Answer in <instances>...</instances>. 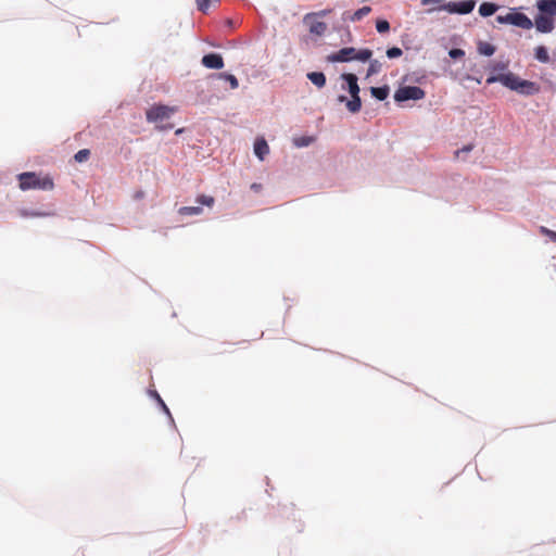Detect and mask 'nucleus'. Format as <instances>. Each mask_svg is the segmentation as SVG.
<instances>
[{"label":"nucleus","mask_w":556,"mask_h":556,"mask_svg":"<svg viewBox=\"0 0 556 556\" xmlns=\"http://www.w3.org/2000/svg\"><path fill=\"white\" fill-rule=\"evenodd\" d=\"M493 83H501L508 89L526 96L533 94L539 90L535 83L521 79L520 77L510 72L505 74L490 75L486 78V84L490 85Z\"/></svg>","instance_id":"nucleus-1"},{"label":"nucleus","mask_w":556,"mask_h":556,"mask_svg":"<svg viewBox=\"0 0 556 556\" xmlns=\"http://www.w3.org/2000/svg\"><path fill=\"white\" fill-rule=\"evenodd\" d=\"M535 7L539 13L534 17L533 26L539 33H552L555 27L556 0H538Z\"/></svg>","instance_id":"nucleus-2"},{"label":"nucleus","mask_w":556,"mask_h":556,"mask_svg":"<svg viewBox=\"0 0 556 556\" xmlns=\"http://www.w3.org/2000/svg\"><path fill=\"white\" fill-rule=\"evenodd\" d=\"M20 188L22 190L39 189V190H52L54 182L52 177L49 175H39L34 172H25L18 175Z\"/></svg>","instance_id":"nucleus-3"},{"label":"nucleus","mask_w":556,"mask_h":556,"mask_svg":"<svg viewBox=\"0 0 556 556\" xmlns=\"http://www.w3.org/2000/svg\"><path fill=\"white\" fill-rule=\"evenodd\" d=\"M174 112L175 106H151L147 111V119L154 123L160 130L172 129L174 125L168 123V119Z\"/></svg>","instance_id":"nucleus-4"},{"label":"nucleus","mask_w":556,"mask_h":556,"mask_svg":"<svg viewBox=\"0 0 556 556\" xmlns=\"http://www.w3.org/2000/svg\"><path fill=\"white\" fill-rule=\"evenodd\" d=\"M425 97V91L417 86L401 85L394 93L395 102L418 101Z\"/></svg>","instance_id":"nucleus-5"},{"label":"nucleus","mask_w":556,"mask_h":556,"mask_svg":"<svg viewBox=\"0 0 556 556\" xmlns=\"http://www.w3.org/2000/svg\"><path fill=\"white\" fill-rule=\"evenodd\" d=\"M475 7V0H462L444 3L442 7H440V9L451 14H468L472 12Z\"/></svg>","instance_id":"nucleus-6"},{"label":"nucleus","mask_w":556,"mask_h":556,"mask_svg":"<svg viewBox=\"0 0 556 556\" xmlns=\"http://www.w3.org/2000/svg\"><path fill=\"white\" fill-rule=\"evenodd\" d=\"M355 48L353 47H344L339 51L330 54L328 56V61L330 62H349L355 60Z\"/></svg>","instance_id":"nucleus-7"},{"label":"nucleus","mask_w":556,"mask_h":556,"mask_svg":"<svg viewBox=\"0 0 556 556\" xmlns=\"http://www.w3.org/2000/svg\"><path fill=\"white\" fill-rule=\"evenodd\" d=\"M201 63L206 68L220 70L224 67V60L219 53H207L203 55Z\"/></svg>","instance_id":"nucleus-8"},{"label":"nucleus","mask_w":556,"mask_h":556,"mask_svg":"<svg viewBox=\"0 0 556 556\" xmlns=\"http://www.w3.org/2000/svg\"><path fill=\"white\" fill-rule=\"evenodd\" d=\"M513 25L522 29H531L533 27V21L525 13L515 10Z\"/></svg>","instance_id":"nucleus-9"},{"label":"nucleus","mask_w":556,"mask_h":556,"mask_svg":"<svg viewBox=\"0 0 556 556\" xmlns=\"http://www.w3.org/2000/svg\"><path fill=\"white\" fill-rule=\"evenodd\" d=\"M342 79L346 84V89L350 94L359 93L357 76L355 74H352V73L343 74Z\"/></svg>","instance_id":"nucleus-10"},{"label":"nucleus","mask_w":556,"mask_h":556,"mask_svg":"<svg viewBox=\"0 0 556 556\" xmlns=\"http://www.w3.org/2000/svg\"><path fill=\"white\" fill-rule=\"evenodd\" d=\"M254 153L261 161H263L269 153V147L264 138L256 139L254 143Z\"/></svg>","instance_id":"nucleus-11"},{"label":"nucleus","mask_w":556,"mask_h":556,"mask_svg":"<svg viewBox=\"0 0 556 556\" xmlns=\"http://www.w3.org/2000/svg\"><path fill=\"white\" fill-rule=\"evenodd\" d=\"M390 92V88L384 85L380 87H370L371 96L378 101H384Z\"/></svg>","instance_id":"nucleus-12"},{"label":"nucleus","mask_w":556,"mask_h":556,"mask_svg":"<svg viewBox=\"0 0 556 556\" xmlns=\"http://www.w3.org/2000/svg\"><path fill=\"white\" fill-rule=\"evenodd\" d=\"M498 10V5L493 2H482L479 7V14L483 17L493 15Z\"/></svg>","instance_id":"nucleus-13"},{"label":"nucleus","mask_w":556,"mask_h":556,"mask_svg":"<svg viewBox=\"0 0 556 556\" xmlns=\"http://www.w3.org/2000/svg\"><path fill=\"white\" fill-rule=\"evenodd\" d=\"M307 78L319 88L326 84V76L323 72H311L307 74Z\"/></svg>","instance_id":"nucleus-14"},{"label":"nucleus","mask_w":556,"mask_h":556,"mask_svg":"<svg viewBox=\"0 0 556 556\" xmlns=\"http://www.w3.org/2000/svg\"><path fill=\"white\" fill-rule=\"evenodd\" d=\"M534 56L535 59L541 63H548L549 62V55L546 47L544 46H538L534 50Z\"/></svg>","instance_id":"nucleus-15"},{"label":"nucleus","mask_w":556,"mask_h":556,"mask_svg":"<svg viewBox=\"0 0 556 556\" xmlns=\"http://www.w3.org/2000/svg\"><path fill=\"white\" fill-rule=\"evenodd\" d=\"M327 29V25L324 22L313 21L309 24V31L314 35L321 36Z\"/></svg>","instance_id":"nucleus-16"},{"label":"nucleus","mask_w":556,"mask_h":556,"mask_svg":"<svg viewBox=\"0 0 556 556\" xmlns=\"http://www.w3.org/2000/svg\"><path fill=\"white\" fill-rule=\"evenodd\" d=\"M478 52L485 56H491L495 52V47L489 42H479L478 45Z\"/></svg>","instance_id":"nucleus-17"},{"label":"nucleus","mask_w":556,"mask_h":556,"mask_svg":"<svg viewBox=\"0 0 556 556\" xmlns=\"http://www.w3.org/2000/svg\"><path fill=\"white\" fill-rule=\"evenodd\" d=\"M201 206H182L178 210V213L182 216L187 215H200L202 213Z\"/></svg>","instance_id":"nucleus-18"},{"label":"nucleus","mask_w":556,"mask_h":556,"mask_svg":"<svg viewBox=\"0 0 556 556\" xmlns=\"http://www.w3.org/2000/svg\"><path fill=\"white\" fill-rule=\"evenodd\" d=\"M372 51L369 49L355 50V60L361 62H367L370 60Z\"/></svg>","instance_id":"nucleus-19"},{"label":"nucleus","mask_w":556,"mask_h":556,"mask_svg":"<svg viewBox=\"0 0 556 556\" xmlns=\"http://www.w3.org/2000/svg\"><path fill=\"white\" fill-rule=\"evenodd\" d=\"M370 11H371L370 7H363L353 13V15L351 16V21L352 22L361 21L364 16L369 14Z\"/></svg>","instance_id":"nucleus-20"},{"label":"nucleus","mask_w":556,"mask_h":556,"mask_svg":"<svg viewBox=\"0 0 556 556\" xmlns=\"http://www.w3.org/2000/svg\"><path fill=\"white\" fill-rule=\"evenodd\" d=\"M314 141V138L313 137H306V136H303V137H296L293 139V143L295 147L298 148H302V147H307L309 146L312 142Z\"/></svg>","instance_id":"nucleus-21"},{"label":"nucleus","mask_w":556,"mask_h":556,"mask_svg":"<svg viewBox=\"0 0 556 556\" xmlns=\"http://www.w3.org/2000/svg\"><path fill=\"white\" fill-rule=\"evenodd\" d=\"M382 64L378 60H372L369 63L367 75H375L381 71Z\"/></svg>","instance_id":"nucleus-22"},{"label":"nucleus","mask_w":556,"mask_h":556,"mask_svg":"<svg viewBox=\"0 0 556 556\" xmlns=\"http://www.w3.org/2000/svg\"><path fill=\"white\" fill-rule=\"evenodd\" d=\"M218 77L228 81L231 89H236L239 85L238 79L232 74L224 73V74H219Z\"/></svg>","instance_id":"nucleus-23"},{"label":"nucleus","mask_w":556,"mask_h":556,"mask_svg":"<svg viewBox=\"0 0 556 556\" xmlns=\"http://www.w3.org/2000/svg\"><path fill=\"white\" fill-rule=\"evenodd\" d=\"M514 12H515V9L511 10V12L507 13L506 15H497L496 16L497 23L513 25Z\"/></svg>","instance_id":"nucleus-24"},{"label":"nucleus","mask_w":556,"mask_h":556,"mask_svg":"<svg viewBox=\"0 0 556 556\" xmlns=\"http://www.w3.org/2000/svg\"><path fill=\"white\" fill-rule=\"evenodd\" d=\"M197 202L201 205H206L208 207L213 206L215 200L211 195L201 194L197 198Z\"/></svg>","instance_id":"nucleus-25"},{"label":"nucleus","mask_w":556,"mask_h":556,"mask_svg":"<svg viewBox=\"0 0 556 556\" xmlns=\"http://www.w3.org/2000/svg\"><path fill=\"white\" fill-rule=\"evenodd\" d=\"M340 101H345V104H362V99L359 97V93H353L351 94V100H348L346 97L340 96Z\"/></svg>","instance_id":"nucleus-26"},{"label":"nucleus","mask_w":556,"mask_h":556,"mask_svg":"<svg viewBox=\"0 0 556 556\" xmlns=\"http://www.w3.org/2000/svg\"><path fill=\"white\" fill-rule=\"evenodd\" d=\"M89 156H90V151L88 149H83V150H79L75 154L74 159L76 162L81 163V162L87 161L89 159Z\"/></svg>","instance_id":"nucleus-27"},{"label":"nucleus","mask_w":556,"mask_h":556,"mask_svg":"<svg viewBox=\"0 0 556 556\" xmlns=\"http://www.w3.org/2000/svg\"><path fill=\"white\" fill-rule=\"evenodd\" d=\"M541 235L547 237L549 240L556 243V231L548 229L545 226L539 228Z\"/></svg>","instance_id":"nucleus-28"},{"label":"nucleus","mask_w":556,"mask_h":556,"mask_svg":"<svg viewBox=\"0 0 556 556\" xmlns=\"http://www.w3.org/2000/svg\"><path fill=\"white\" fill-rule=\"evenodd\" d=\"M376 29L380 34L387 33L390 29V24L387 20H378L376 22Z\"/></svg>","instance_id":"nucleus-29"},{"label":"nucleus","mask_w":556,"mask_h":556,"mask_svg":"<svg viewBox=\"0 0 556 556\" xmlns=\"http://www.w3.org/2000/svg\"><path fill=\"white\" fill-rule=\"evenodd\" d=\"M50 214L49 213H43V212H28V211H21V216L23 217H46V216H49Z\"/></svg>","instance_id":"nucleus-30"},{"label":"nucleus","mask_w":556,"mask_h":556,"mask_svg":"<svg viewBox=\"0 0 556 556\" xmlns=\"http://www.w3.org/2000/svg\"><path fill=\"white\" fill-rule=\"evenodd\" d=\"M387 56L389 59H395L402 55V50L399 47H391L387 50Z\"/></svg>","instance_id":"nucleus-31"},{"label":"nucleus","mask_w":556,"mask_h":556,"mask_svg":"<svg viewBox=\"0 0 556 556\" xmlns=\"http://www.w3.org/2000/svg\"><path fill=\"white\" fill-rule=\"evenodd\" d=\"M448 55L451 59L457 60L465 55V51L459 48H453L448 51Z\"/></svg>","instance_id":"nucleus-32"},{"label":"nucleus","mask_w":556,"mask_h":556,"mask_svg":"<svg viewBox=\"0 0 556 556\" xmlns=\"http://www.w3.org/2000/svg\"><path fill=\"white\" fill-rule=\"evenodd\" d=\"M473 149V144L469 143L462 149L455 151V157L460 159L463 153H469Z\"/></svg>","instance_id":"nucleus-33"},{"label":"nucleus","mask_w":556,"mask_h":556,"mask_svg":"<svg viewBox=\"0 0 556 556\" xmlns=\"http://www.w3.org/2000/svg\"><path fill=\"white\" fill-rule=\"evenodd\" d=\"M197 7L201 12H206L210 8V0H197Z\"/></svg>","instance_id":"nucleus-34"},{"label":"nucleus","mask_w":556,"mask_h":556,"mask_svg":"<svg viewBox=\"0 0 556 556\" xmlns=\"http://www.w3.org/2000/svg\"><path fill=\"white\" fill-rule=\"evenodd\" d=\"M444 3V0H421L422 5L435 4L438 5V10H441L440 7H442Z\"/></svg>","instance_id":"nucleus-35"},{"label":"nucleus","mask_w":556,"mask_h":556,"mask_svg":"<svg viewBox=\"0 0 556 556\" xmlns=\"http://www.w3.org/2000/svg\"><path fill=\"white\" fill-rule=\"evenodd\" d=\"M329 12H330V10H323V11H320L318 13H315V14H307L304 17V23H308V21L312 18L313 15L326 16Z\"/></svg>","instance_id":"nucleus-36"},{"label":"nucleus","mask_w":556,"mask_h":556,"mask_svg":"<svg viewBox=\"0 0 556 556\" xmlns=\"http://www.w3.org/2000/svg\"><path fill=\"white\" fill-rule=\"evenodd\" d=\"M507 65L503 62H498L493 66V71H504Z\"/></svg>","instance_id":"nucleus-37"},{"label":"nucleus","mask_w":556,"mask_h":556,"mask_svg":"<svg viewBox=\"0 0 556 556\" xmlns=\"http://www.w3.org/2000/svg\"><path fill=\"white\" fill-rule=\"evenodd\" d=\"M150 394L157 401L159 404H163V400L156 391H151Z\"/></svg>","instance_id":"nucleus-38"},{"label":"nucleus","mask_w":556,"mask_h":556,"mask_svg":"<svg viewBox=\"0 0 556 556\" xmlns=\"http://www.w3.org/2000/svg\"><path fill=\"white\" fill-rule=\"evenodd\" d=\"M262 185L261 184H257V182H254L251 185V189L254 191V192H260L262 190Z\"/></svg>","instance_id":"nucleus-39"},{"label":"nucleus","mask_w":556,"mask_h":556,"mask_svg":"<svg viewBox=\"0 0 556 556\" xmlns=\"http://www.w3.org/2000/svg\"><path fill=\"white\" fill-rule=\"evenodd\" d=\"M351 113H357L362 106H348Z\"/></svg>","instance_id":"nucleus-40"},{"label":"nucleus","mask_w":556,"mask_h":556,"mask_svg":"<svg viewBox=\"0 0 556 556\" xmlns=\"http://www.w3.org/2000/svg\"><path fill=\"white\" fill-rule=\"evenodd\" d=\"M160 405L162 406V409H163L165 413L169 414V410H168V408H167V406H166V404H165L164 402H163V404H160Z\"/></svg>","instance_id":"nucleus-41"},{"label":"nucleus","mask_w":556,"mask_h":556,"mask_svg":"<svg viewBox=\"0 0 556 556\" xmlns=\"http://www.w3.org/2000/svg\"><path fill=\"white\" fill-rule=\"evenodd\" d=\"M182 131H184V128H179L176 130V135H180V134H182Z\"/></svg>","instance_id":"nucleus-42"},{"label":"nucleus","mask_w":556,"mask_h":556,"mask_svg":"<svg viewBox=\"0 0 556 556\" xmlns=\"http://www.w3.org/2000/svg\"><path fill=\"white\" fill-rule=\"evenodd\" d=\"M142 195H143V193H142V192L137 193V198H141Z\"/></svg>","instance_id":"nucleus-43"}]
</instances>
